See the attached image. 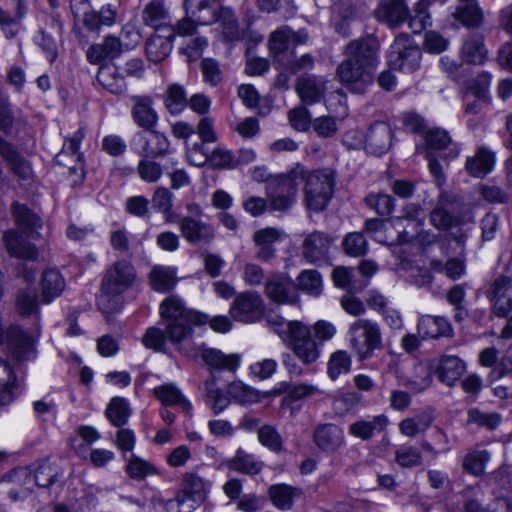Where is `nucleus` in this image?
<instances>
[{"instance_id": "79ce46f5", "label": "nucleus", "mask_w": 512, "mask_h": 512, "mask_svg": "<svg viewBox=\"0 0 512 512\" xmlns=\"http://www.w3.org/2000/svg\"><path fill=\"white\" fill-rule=\"evenodd\" d=\"M153 208L162 213L167 223H175L178 215L172 211L173 207V194L166 187H158L152 195Z\"/></svg>"}, {"instance_id": "6ab92c4d", "label": "nucleus", "mask_w": 512, "mask_h": 512, "mask_svg": "<svg viewBox=\"0 0 512 512\" xmlns=\"http://www.w3.org/2000/svg\"><path fill=\"white\" fill-rule=\"evenodd\" d=\"M392 130L385 122H376L370 126L365 135L366 150L376 156L386 153L391 146Z\"/></svg>"}, {"instance_id": "a211bd4d", "label": "nucleus", "mask_w": 512, "mask_h": 512, "mask_svg": "<svg viewBox=\"0 0 512 512\" xmlns=\"http://www.w3.org/2000/svg\"><path fill=\"white\" fill-rule=\"evenodd\" d=\"M174 32L171 27H163L146 42V54L151 62L159 63L169 56L172 51Z\"/></svg>"}, {"instance_id": "e2e57ef3", "label": "nucleus", "mask_w": 512, "mask_h": 512, "mask_svg": "<svg viewBox=\"0 0 512 512\" xmlns=\"http://www.w3.org/2000/svg\"><path fill=\"white\" fill-rule=\"evenodd\" d=\"M257 435L259 442L272 452L279 453L283 450L282 437L274 426H261L258 428Z\"/></svg>"}, {"instance_id": "dca6fc26", "label": "nucleus", "mask_w": 512, "mask_h": 512, "mask_svg": "<svg viewBox=\"0 0 512 512\" xmlns=\"http://www.w3.org/2000/svg\"><path fill=\"white\" fill-rule=\"evenodd\" d=\"M488 296L494 302V312L505 317L512 310V278L500 275L491 284Z\"/></svg>"}, {"instance_id": "a18cd8bd", "label": "nucleus", "mask_w": 512, "mask_h": 512, "mask_svg": "<svg viewBox=\"0 0 512 512\" xmlns=\"http://www.w3.org/2000/svg\"><path fill=\"white\" fill-rule=\"evenodd\" d=\"M183 495L177 496V501L182 504L186 499L202 500L205 496V484L201 477L194 473H187L182 485Z\"/></svg>"}, {"instance_id": "2eb2a0df", "label": "nucleus", "mask_w": 512, "mask_h": 512, "mask_svg": "<svg viewBox=\"0 0 512 512\" xmlns=\"http://www.w3.org/2000/svg\"><path fill=\"white\" fill-rule=\"evenodd\" d=\"M333 239L326 233L314 231L302 243V256L311 264L321 265L328 261L329 248Z\"/></svg>"}, {"instance_id": "2f4dec72", "label": "nucleus", "mask_w": 512, "mask_h": 512, "mask_svg": "<svg viewBox=\"0 0 512 512\" xmlns=\"http://www.w3.org/2000/svg\"><path fill=\"white\" fill-rule=\"evenodd\" d=\"M462 59L470 64L481 65L488 56V50L484 45L483 36L480 33H471L465 39L461 49Z\"/></svg>"}, {"instance_id": "39448f33", "label": "nucleus", "mask_w": 512, "mask_h": 512, "mask_svg": "<svg viewBox=\"0 0 512 512\" xmlns=\"http://www.w3.org/2000/svg\"><path fill=\"white\" fill-rule=\"evenodd\" d=\"M349 345L358 361L370 359L376 350L384 347L380 325L370 319L354 321L347 331Z\"/></svg>"}, {"instance_id": "8fccbe9b", "label": "nucleus", "mask_w": 512, "mask_h": 512, "mask_svg": "<svg viewBox=\"0 0 512 512\" xmlns=\"http://www.w3.org/2000/svg\"><path fill=\"white\" fill-rule=\"evenodd\" d=\"M430 268L434 272L444 273L451 280L461 278L465 273V261L460 258H450L445 263L441 260L430 261Z\"/></svg>"}, {"instance_id": "774afa93", "label": "nucleus", "mask_w": 512, "mask_h": 512, "mask_svg": "<svg viewBox=\"0 0 512 512\" xmlns=\"http://www.w3.org/2000/svg\"><path fill=\"white\" fill-rule=\"evenodd\" d=\"M343 248L347 255L359 257L366 254L368 243L363 234L359 232L349 233L343 240Z\"/></svg>"}, {"instance_id": "20e7f679", "label": "nucleus", "mask_w": 512, "mask_h": 512, "mask_svg": "<svg viewBox=\"0 0 512 512\" xmlns=\"http://www.w3.org/2000/svg\"><path fill=\"white\" fill-rule=\"evenodd\" d=\"M429 0H419L410 13L407 0H380L375 10V17L387 26L398 27L409 20V27L418 34L431 25L428 12Z\"/></svg>"}, {"instance_id": "c03bdc74", "label": "nucleus", "mask_w": 512, "mask_h": 512, "mask_svg": "<svg viewBox=\"0 0 512 512\" xmlns=\"http://www.w3.org/2000/svg\"><path fill=\"white\" fill-rule=\"evenodd\" d=\"M229 467L243 474L256 475L262 470L263 463L258 461L255 456L238 449L235 456L229 461Z\"/></svg>"}, {"instance_id": "13d9d810", "label": "nucleus", "mask_w": 512, "mask_h": 512, "mask_svg": "<svg viewBox=\"0 0 512 512\" xmlns=\"http://www.w3.org/2000/svg\"><path fill=\"white\" fill-rule=\"evenodd\" d=\"M188 104L187 94L183 86L172 84L168 87L165 105L172 114L180 113Z\"/></svg>"}, {"instance_id": "6e6552de", "label": "nucleus", "mask_w": 512, "mask_h": 512, "mask_svg": "<svg viewBox=\"0 0 512 512\" xmlns=\"http://www.w3.org/2000/svg\"><path fill=\"white\" fill-rule=\"evenodd\" d=\"M422 52L405 34L398 35L390 47L388 62L391 68L404 73H413L420 67Z\"/></svg>"}, {"instance_id": "72a5a7b5", "label": "nucleus", "mask_w": 512, "mask_h": 512, "mask_svg": "<svg viewBox=\"0 0 512 512\" xmlns=\"http://www.w3.org/2000/svg\"><path fill=\"white\" fill-rule=\"evenodd\" d=\"M280 238V233L275 228H264L255 232L253 240L257 246L256 258L267 262L274 258L275 248L273 244Z\"/></svg>"}, {"instance_id": "338daca9", "label": "nucleus", "mask_w": 512, "mask_h": 512, "mask_svg": "<svg viewBox=\"0 0 512 512\" xmlns=\"http://www.w3.org/2000/svg\"><path fill=\"white\" fill-rule=\"evenodd\" d=\"M229 395L240 404L255 403L259 400L257 390L242 382H233L228 387Z\"/></svg>"}, {"instance_id": "3c124183", "label": "nucleus", "mask_w": 512, "mask_h": 512, "mask_svg": "<svg viewBox=\"0 0 512 512\" xmlns=\"http://www.w3.org/2000/svg\"><path fill=\"white\" fill-rule=\"evenodd\" d=\"M62 478L63 472L48 461L41 462L33 475V480L36 485L42 488H48Z\"/></svg>"}, {"instance_id": "1a4fd4ad", "label": "nucleus", "mask_w": 512, "mask_h": 512, "mask_svg": "<svg viewBox=\"0 0 512 512\" xmlns=\"http://www.w3.org/2000/svg\"><path fill=\"white\" fill-rule=\"evenodd\" d=\"M298 182L292 175V168L284 174H279L269 180L267 197L272 210L286 212L296 202Z\"/></svg>"}, {"instance_id": "ea45409f", "label": "nucleus", "mask_w": 512, "mask_h": 512, "mask_svg": "<svg viewBox=\"0 0 512 512\" xmlns=\"http://www.w3.org/2000/svg\"><path fill=\"white\" fill-rule=\"evenodd\" d=\"M149 279L153 290L167 293L176 285V272L170 267L156 266L151 270Z\"/></svg>"}, {"instance_id": "052dcab7", "label": "nucleus", "mask_w": 512, "mask_h": 512, "mask_svg": "<svg viewBox=\"0 0 512 512\" xmlns=\"http://www.w3.org/2000/svg\"><path fill=\"white\" fill-rule=\"evenodd\" d=\"M106 415L114 426H123L129 418L128 403L125 399L119 397L111 399L106 409Z\"/></svg>"}, {"instance_id": "4468645a", "label": "nucleus", "mask_w": 512, "mask_h": 512, "mask_svg": "<svg viewBox=\"0 0 512 512\" xmlns=\"http://www.w3.org/2000/svg\"><path fill=\"white\" fill-rule=\"evenodd\" d=\"M286 345L306 365L314 363L320 356V349L311 336L310 328L305 324L294 332V336Z\"/></svg>"}, {"instance_id": "ddd939ff", "label": "nucleus", "mask_w": 512, "mask_h": 512, "mask_svg": "<svg viewBox=\"0 0 512 512\" xmlns=\"http://www.w3.org/2000/svg\"><path fill=\"white\" fill-rule=\"evenodd\" d=\"M0 157L10 173L19 181L29 182L34 177L32 163L23 156L18 147L0 135Z\"/></svg>"}, {"instance_id": "4c0bfd02", "label": "nucleus", "mask_w": 512, "mask_h": 512, "mask_svg": "<svg viewBox=\"0 0 512 512\" xmlns=\"http://www.w3.org/2000/svg\"><path fill=\"white\" fill-rule=\"evenodd\" d=\"M267 326L277 334L280 339L287 344L288 341L294 336V332L300 329L304 323L300 321H287L282 316L277 314H268L265 317Z\"/></svg>"}, {"instance_id": "473e14b6", "label": "nucleus", "mask_w": 512, "mask_h": 512, "mask_svg": "<svg viewBox=\"0 0 512 512\" xmlns=\"http://www.w3.org/2000/svg\"><path fill=\"white\" fill-rule=\"evenodd\" d=\"M96 79L105 90L115 95H121L127 89L124 76L118 72L114 65H101Z\"/></svg>"}, {"instance_id": "5701e85b", "label": "nucleus", "mask_w": 512, "mask_h": 512, "mask_svg": "<svg viewBox=\"0 0 512 512\" xmlns=\"http://www.w3.org/2000/svg\"><path fill=\"white\" fill-rule=\"evenodd\" d=\"M465 369V362L458 356L443 354L439 357L436 375L442 383L452 387L461 378Z\"/></svg>"}, {"instance_id": "37998d69", "label": "nucleus", "mask_w": 512, "mask_h": 512, "mask_svg": "<svg viewBox=\"0 0 512 512\" xmlns=\"http://www.w3.org/2000/svg\"><path fill=\"white\" fill-rule=\"evenodd\" d=\"M15 375L10 364L0 358V405H8L14 399Z\"/></svg>"}, {"instance_id": "603ef678", "label": "nucleus", "mask_w": 512, "mask_h": 512, "mask_svg": "<svg viewBox=\"0 0 512 512\" xmlns=\"http://www.w3.org/2000/svg\"><path fill=\"white\" fill-rule=\"evenodd\" d=\"M297 286L307 294L319 296L322 292V276L317 270H304L297 277Z\"/></svg>"}, {"instance_id": "5fc2aeb1", "label": "nucleus", "mask_w": 512, "mask_h": 512, "mask_svg": "<svg viewBox=\"0 0 512 512\" xmlns=\"http://www.w3.org/2000/svg\"><path fill=\"white\" fill-rule=\"evenodd\" d=\"M290 27L284 26L272 32L268 39L270 53L278 60L289 49L291 40L289 37Z\"/></svg>"}, {"instance_id": "de8ad7c7", "label": "nucleus", "mask_w": 512, "mask_h": 512, "mask_svg": "<svg viewBox=\"0 0 512 512\" xmlns=\"http://www.w3.org/2000/svg\"><path fill=\"white\" fill-rule=\"evenodd\" d=\"M467 422L492 431L499 427L502 416L497 412H484L479 408H471L467 412Z\"/></svg>"}, {"instance_id": "bf43d9fd", "label": "nucleus", "mask_w": 512, "mask_h": 512, "mask_svg": "<svg viewBox=\"0 0 512 512\" xmlns=\"http://www.w3.org/2000/svg\"><path fill=\"white\" fill-rule=\"evenodd\" d=\"M432 375L430 370L422 364L415 365L414 375L407 378L404 385L415 393H420L430 387Z\"/></svg>"}, {"instance_id": "4be33fe9", "label": "nucleus", "mask_w": 512, "mask_h": 512, "mask_svg": "<svg viewBox=\"0 0 512 512\" xmlns=\"http://www.w3.org/2000/svg\"><path fill=\"white\" fill-rule=\"evenodd\" d=\"M31 238L27 233L22 231L9 230L5 232L3 240L10 255L27 260H35L37 250L33 244L28 241Z\"/></svg>"}, {"instance_id": "0eeeda50", "label": "nucleus", "mask_w": 512, "mask_h": 512, "mask_svg": "<svg viewBox=\"0 0 512 512\" xmlns=\"http://www.w3.org/2000/svg\"><path fill=\"white\" fill-rule=\"evenodd\" d=\"M187 215L177 216L174 224L178 225L181 236L191 245H209L216 236L214 226L202 219L203 208L196 202L185 205Z\"/></svg>"}, {"instance_id": "49530a36", "label": "nucleus", "mask_w": 512, "mask_h": 512, "mask_svg": "<svg viewBox=\"0 0 512 512\" xmlns=\"http://www.w3.org/2000/svg\"><path fill=\"white\" fill-rule=\"evenodd\" d=\"M352 360L345 350H337L332 353L327 363V373L332 380H336L342 374L350 372Z\"/></svg>"}, {"instance_id": "f704fd0d", "label": "nucleus", "mask_w": 512, "mask_h": 512, "mask_svg": "<svg viewBox=\"0 0 512 512\" xmlns=\"http://www.w3.org/2000/svg\"><path fill=\"white\" fill-rule=\"evenodd\" d=\"M417 329L422 338L435 339L447 336L451 331V326L444 317L426 315L419 319Z\"/></svg>"}, {"instance_id": "c85d7f7f", "label": "nucleus", "mask_w": 512, "mask_h": 512, "mask_svg": "<svg viewBox=\"0 0 512 512\" xmlns=\"http://www.w3.org/2000/svg\"><path fill=\"white\" fill-rule=\"evenodd\" d=\"M296 91L306 104H314L321 100L325 92V82L321 77L308 75L298 79Z\"/></svg>"}, {"instance_id": "9d476101", "label": "nucleus", "mask_w": 512, "mask_h": 512, "mask_svg": "<svg viewBox=\"0 0 512 512\" xmlns=\"http://www.w3.org/2000/svg\"><path fill=\"white\" fill-rule=\"evenodd\" d=\"M131 149L143 158H158L168 153L170 143L156 128L137 131L130 141Z\"/></svg>"}, {"instance_id": "09e8293b", "label": "nucleus", "mask_w": 512, "mask_h": 512, "mask_svg": "<svg viewBox=\"0 0 512 512\" xmlns=\"http://www.w3.org/2000/svg\"><path fill=\"white\" fill-rule=\"evenodd\" d=\"M125 471L134 480H143L147 476L157 474V469L151 462L135 454L128 459Z\"/></svg>"}, {"instance_id": "6e6d98bb", "label": "nucleus", "mask_w": 512, "mask_h": 512, "mask_svg": "<svg viewBox=\"0 0 512 512\" xmlns=\"http://www.w3.org/2000/svg\"><path fill=\"white\" fill-rule=\"evenodd\" d=\"M454 16L466 27H477L483 20V14L475 2L459 5Z\"/></svg>"}, {"instance_id": "cd10ccee", "label": "nucleus", "mask_w": 512, "mask_h": 512, "mask_svg": "<svg viewBox=\"0 0 512 512\" xmlns=\"http://www.w3.org/2000/svg\"><path fill=\"white\" fill-rule=\"evenodd\" d=\"M154 396L166 407L175 406L183 412L190 414L191 402L183 395L181 390L173 383H166L153 389Z\"/></svg>"}, {"instance_id": "864d4df0", "label": "nucleus", "mask_w": 512, "mask_h": 512, "mask_svg": "<svg viewBox=\"0 0 512 512\" xmlns=\"http://www.w3.org/2000/svg\"><path fill=\"white\" fill-rule=\"evenodd\" d=\"M154 159L155 158H143L138 162V175L141 180L146 183L158 182L164 173V169H168V167L161 165Z\"/></svg>"}, {"instance_id": "7c9ffc66", "label": "nucleus", "mask_w": 512, "mask_h": 512, "mask_svg": "<svg viewBox=\"0 0 512 512\" xmlns=\"http://www.w3.org/2000/svg\"><path fill=\"white\" fill-rule=\"evenodd\" d=\"M143 23L155 29L162 31L163 27H168L166 22L169 20V9L164 0H151L145 4L142 11Z\"/></svg>"}, {"instance_id": "412c9836", "label": "nucleus", "mask_w": 512, "mask_h": 512, "mask_svg": "<svg viewBox=\"0 0 512 512\" xmlns=\"http://www.w3.org/2000/svg\"><path fill=\"white\" fill-rule=\"evenodd\" d=\"M315 445L324 452H334L344 444L343 429L333 423L318 425L313 433Z\"/></svg>"}, {"instance_id": "a19ab883", "label": "nucleus", "mask_w": 512, "mask_h": 512, "mask_svg": "<svg viewBox=\"0 0 512 512\" xmlns=\"http://www.w3.org/2000/svg\"><path fill=\"white\" fill-rule=\"evenodd\" d=\"M272 503L280 510H289L293 505V500L300 494L297 488L287 484H275L268 490Z\"/></svg>"}, {"instance_id": "f257e3e1", "label": "nucleus", "mask_w": 512, "mask_h": 512, "mask_svg": "<svg viewBox=\"0 0 512 512\" xmlns=\"http://www.w3.org/2000/svg\"><path fill=\"white\" fill-rule=\"evenodd\" d=\"M159 313L163 328L157 326L147 328L142 336V344L154 352L166 353L167 342H169L187 357H200L211 372V377L204 383L207 401L215 414L221 413L228 407L230 400L216 386L213 372L225 370L234 373L240 365V355L224 354L218 349L208 348L205 345L184 347L183 343L193 335L194 326L206 324L208 316L187 308L180 297L172 295L165 298L160 304Z\"/></svg>"}, {"instance_id": "c9c22d12", "label": "nucleus", "mask_w": 512, "mask_h": 512, "mask_svg": "<svg viewBox=\"0 0 512 512\" xmlns=\"http://www.w3.org/2000/svg\"><path fill=\"white\" fill-rule=\"evenodd\" d=\"M494 163V154L485 148H480L475 156L466 159L465 168L469 175L482 178L493 170Z\"/></svg>"}, {"instance_id": "bb28decb", "label": "nucleus", "mask_w": 512, "mask_h": 512, "mask_svg": "<svg viewBox=\"0 0 512 512\" xmlns=\"http://www.w3.org/2000/svg\"><path fill=\"white\" fill-rule=\"evenodd\" d=\"M12 214L20 231L27 233L31 236V239L38 236V229L42 227V220L34 211L15 201L12 204Z\"/></svg>"}, {"instance_id": "9b49d317", "label": "nucleus", "mask_w": 512, "mask_h": 512, "mask_svg": "<svg viewBox=\"0 0 512 512\" xmlns=\"http://www.w3.org/2000/svg\"><path fill=\"white\" fill-rule=\"evenodd\" d=\"M136 278L134 266L126 260H118L107 268L101 282L106 295H119L130 288Z\"/></svg>"}, {"instance_id": "393cba45", "label": "nucleus", "mask_w": 512, "mask_h": 512, "mask_svg": "<svg viewBox=\"0 0 512 512\" xmlns=\"http://www.w3.org/2000/svg\"><path fill=\"white\" fill-rule=\"evenodd\" d=\"M387 424L388 419L383 414L360 418L349 425L348 432L355 438L367 441L373 438L375 434L384 431Z\"/></svg>"}, {"instance_id": "f3484780", "label": "nucleus", "mask_w": 512, "mask_h": 512, "mask_svg": "<svg viewBox=\"0 0 512 512\" xmlns=\"http://www.w3.org/2000/svg\"><path fill=\"white\" fill-rule=\"evenodd\" d=\"M131 118L133 122L143 129L156 128L159 120L154 108V101L148 95H136L131 97Z\"/></svg>"}, {"instance_id": "0e129e2a", "label": "nucleus", "mask_w": 512, "mask_h": 512, "mask_svg": "<svg viewBox=\"0 0 512 512\" xmlns=\"http://www.w3.org/2000/svg\"><path fill=\"white\" fill-rule=\"evenodd\" d=\"M16 307L23 316H30L38 312V297L35 289L20 290L16 298Z\"/></svg>"}, {"instance_id": "7ed1b4c3", "label": "nucleus", "mask_w": 512, "mask_h": 512, "mask_svg": "<svg viewBox=\"0 0 512 512\" xmlns=\"http://www.w3.org/2000/svg\"><path fill=\"white\" fill-rule=\"evenodd\" d=\"M292 175L298 185L304 184V204L307 209L316 213L324 211L334 194L336 184L334 171L328 168L309 171L298 163L292 168Z\"/></svg>"}, {"instance_id": "f03ea898", "label": "nucleus", "mask_w": 512, "mask_h": 512, "mask_svg": "<svg viewBox=\"0 0 512 512\" xmlns=\"http://www.w3.org/2000/svg\"><path fill=\"white\" fill-rule=\"evenodd\" d=\"M379 43L373 35L350 41L344 50L345 59L337 68L340 82L352 93L362 94L373 83Z\"/></svg>"}, {"instance_id": "c756f323", "label": "nucleus", "mask_w": 512, "mask_h": 512, "mask_svg": "<svg viewBox=\"0 0 512 512\" xmlns=\"http://www.w3.org/2000/svg\"><path fill=\"white\" fill-rule=\"evenodd\" d=\"M425 143L431 152L448 148L449 152L445 154V159L448 160L456 158L460 153L459 146L452 144L448 132L440 128L428 130L425 133Z\"/></svg>"}, {"instance_id": "58836bf2", "label": "nucleus", "mask_w": 512, "mask_h": 512, "mask_svg": "<svg viewBox=\"0 0 512 512\" xmlns=\"http://www.w3.org/2000/svg\"><path fill=\"white\" fill-rule=\"evenodd\" d=\"M65 288V281L56 269H48L42 277V296L45 303L52 302L60 296Z\"/></svg>"}, {"instance_id": "69168bd1", "label": "nucleus", "mask_w": 512, "mask_h": 512, "mask_svg": "<svg viewBox=\"0 0 512 512\" xmlns=\"http://www.w3.org/2000/svg\"><path fill=\"white\" fill-rule=\"evenodd\" d=\"M490 83L491 75L487 72H483L475 78L467 81L466 98L469 95H472L479 100L485 99L489 92Z\"/></svg>"}, {"instance_id": "680f3d73", "label": "nucleus", "mask_w": 512, "mask_h": 512, "mask_svg": "<svg viewBox=\"0 0 512 512\" xmlns=\"http://www.w3.org/2000/svg\"><path fill=\"white\" fill-rule=\"evenodd\" d=\"M84 138V131L82 129H78L73 133V135L64 141L63 147L61 151L56 156L58 163H64V157L70 156L72 161H79L81 158V154L79 153L81 142Z\"/></svg>"}, {"instance_id": "423d86ee", "label": "nucleus", "mask_w": 512, "mask_h": 512, "mask_svg": "<svg viewBox=\"0 0 512 512\" xmlns=\"http://www.w3.org/2000/svg\"><path fill=\"white\" fill-rule=\"evenodd\" d=\"M192 17L198 25H211L220 22L225 37L230 41L241 39L238 22L234 11L229 7H223L220 0H199Z\"/></svg>"}, {"instance_id": "a878e982", "label": "nucleus", "mask_w": 512, "mask_h": 512, "mask_svg": "<svg viewBox=\"0 0 512 512\" xmlns=\"http://www.w3.org/2000/svg\"><path fill=\"white\" fill-rule=\"evenodd\" d=\"M293 281L283 274H273L265 280V295L274 302L286 303L292 300Z\"/></svg>"}, {"instance_id": "b1692460", "label": "nucleus", "mask_w": 512, "mask_h": 512, "mask_svg": "<svg viewBox=\"0 0 512 512\" xmlns=\"http://www.w3.org/2000/svg\"><path fill=\"white\" fill-rule=\"evenodd\" d=\"M12 2L13 15L0 7V30L7 39H13L18 35L22 20L28 12L25 0H12Z\"/></svg>"}, {"instance_id": "4d7b16f0", "label": "nucleus", "mask_w": 512, "mask_h": 512, "mask_svg": "<svg viewBox=\"0 0 512 512\" xmlns=\"http://www.w3.org/2000/svg\"><path fill=\"white\" fill-rule=\"evenodd\" d=\"M489 459L490 455L486 450L471 451L463 459V469L474 476H480L484 473Z\"/></svg>"}, {"instance_id": "f8f14e48", "label": "nucleus", "mask_w": 512, "mask_h": 512, "mask_svg": "<svg viewBox=\"0 0 512 512\" xmlns=\"http://www.w3.org/2000/svg\"><path fill=\"white\" fill-rule=\"evenodd\" d=\"M265 304L257 292L245 291L239 293L233 300L229 313L231 317L242 323L250 324L261 320Z\"/></svg>"}, {"instance_id": "aec40b11", "label": "nucleus", "mask_w": 512, "mask_h": 512, "mask_svg": "<svg viewBox=\"0 0 512 512\" xmlns=\"http://www.w3.org/2000/svg\"><path fill=\"white\" fill-rule=\"evenodd\" d=\"M7 343L12 355L19 361L35 358L34 341L30 335L18 326H12L7 331Z\"/></svg>"}, {"instance_id": "e433bc0d", "label": "nucleus", "mask_w": 512, "mask_h": 512, "mask_svg": "<svg viewBox=\"0 0 512 512\" xmlns=\"http://www.w3.org/2000/svg\"><path fill=\"white\" fill-rule=\"evenodd\" d=\"M267 326L277 334L280 339L287 344L288 341L294 336V332L300 329L304 323L300 321H287L282 316L277 314H268L265 317Z\"/></svg>"}]
</instances>
